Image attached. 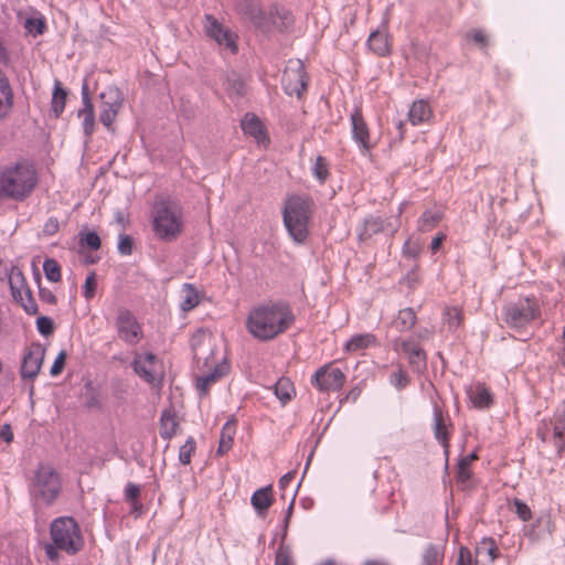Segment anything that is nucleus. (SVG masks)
<instances>
[{"instance_id":"40","label":"nucleus","mask_w":565,"mask_h":565,"mask_svg":"<svg viewBox=\"0 0 565 565\" xmlns=\"http://www.w3.org/2000/svg\"><path fill=\"white\" fill-rule=\"evenodd\" d=\"M444 319L449 329L456 330L463 322L462 310L458 307L446 308Z\"/></svg>"},{"instance_id":"35","label":"nucleus","mask_w":565,"mask_h":565,"mask_svg":"<svg viewBox=\"0 0 565 565\" xmlns=\"http://www.w3.org/2000/svg\"><path fill=\"white\" fill-rule=\"evenodd\" d=\"M66 98L67 92L62 87V84L58 81H56L51 102V108L55 118H58L61 114L64 111Z\"/></svg>"},{"instance_id":"37","label":"nucleus","mask_w":565,"mask_h":565,"mask_svg":"<svg viewBox=\"0 0 565 565\" xmlns=\"http://www.w3.org/2000/svg\"><path fill=\"white\" fill-rule=\"evenodd\" d=\"M181 295L180 307L183 311H190L199 305V295L193 285L184 284Z\"/></svg>"},{"instance_id":"50","label":"nucleus","mask_w":565,"mask_h":565,"mask_svg":"<svg viewBox=\"0 0 565 565\" xmlns=\"http://www.w3.org/2000/svg\"><path fill=\"white\" fill-rule=\"evenodd\" d=\"M81 243L93 250H97L100 247V238L95 232H87L82 235Z\"/></svg>"},{"instance_id":"51","label":"nucleus","mask_w":565,"mask_h":565,"mask_svg":"<svg viewBox=\"0 0 565 565\" xmlns=\"http://www.w3.org/2000/svg\"><path fill=\"white\" fill-rule=\"evenodd\" d=\"M66 358H67V353H66L65 350H62L57 354V356H56V359H55V361H54V363H53V365L51 366V370H50V374L52 376H57V375H60L63 372L64 366H65V362H66Z\"/></svg>"},{"instance_id":"7","label":"nucleus","mask_w":565,"mask_h":565,"mask_svg":"<svg viewBox=\"0 0 565 565\" xmlns=\"http://www.w3.org/2000/svg\"><path fill=\"white\" fill-rule=\"evenodd\" d=\"M61 491L60 473L49 465L39 466L31 480V497L36 502L50 505L56 501Z\"/></svg>"},{"instance_id":"52","label":"nucleus","mask_w":565,"mask_h":565,"mask_svg":"<svg viewBox=\"0 0 565 565\" xmlns=\"http://www.w3.org/2000/svg\"><path fill=\"white\" fill-rule=\"evenodd\" d=\"M422 250L419 243L413 242L411 238L406 239L403 245V254L407 257L416 258Z\"/></svg>"},{"instance_id":"29","label":"nucleus","mask_w":565,"mask_h":565,"mask_svg":"<svg viewBox=\"0 0 565 565\" xmlns=\"http://www.w3.org/2000/svg\"><path fill=\"white\" fill-rule=\"evenodd\" d=\"M377 343L376 337L373 333H359L350 338L344 344V351L348 353H354L371 347H375Z\"/></svg>"},{"instance_id":"61","label":"nucleus","mask_w":565,"mask_h":565,"mask_svg":"<svg viewBox=\"0 0 565 565\" xmlns=\"http://www.w3.org/2000/svg\"><path fill=\"white\" fill-rule=\"evenodd\" d=\"M295 479V472H287L279 480V487L285 489Z\"/></svg>"},{"instance_id":"23","label":"nucleus","mask_w":565,"mask_h":565,"mask_svg":"<svg viewBox=\"0 0 565 565\" xmlns=\"http://www.w3.org/2000/svg\"><path fill=\"white\" fill-rule=\"evenodd\" d=\"M500 556L497 543L491 537H484L476 547V558L473 565H487L493 563Z\"/></svg>"},{"instance_id":"24","label":"nucleus","mask_w":565,"mask_h":565,"mask_svg":"<svg viewBox=\"0 0 565 565\" xmlns=\"http://www.w3.org/2000/svg\"><path fill=\"white\" fill-rule=\"evenodd\" d=\"M469 399L477 408H489L493 404L491 391L482 383H477L468 391Z\"/></svg>"},{"instance_id":"32","label":"nucleus","mask_w":565,"mask_h":565,"mask_svg":"<svg viewBox=\"0 0 565 565\" xmlns=\"http://www.w3.org/2000/svg\"><path fill=\"white\" fill-rule=\"evenodd\" d=\"M274 393L282 405L290 402L296 395L294 383L288 377H280L275 386Z\"/></svg>"},{"instance_id":"39","label":"nucleus","mask_w":565,"mask_h":565,"mask_svg":"<svg viewBox=\"0 0 565 565\" xmlns=\"http://www.w3.org/2000/svg\"><path fill=\"white\" fill-rule=\"evenodd\" d=\"M313 177L323 184L330 177L329 162L327 158L318 156L312 167Z\"/></svg>"},{"instance_id":"54","label":"nucleus","mask_w":565,"mask_h":565,"mask_svg":"<svg viewBox=\"0 0 565 565\" xmlns=\"http://www.w3.org/2000/svg\"><path fill=\"white\" fill-rule=\"evenodd\" d=\"M118 252L121 255H130L132 253V239L129 235H120L118 242Z\"/></svg>"},{"instance_id":"28","label":"nucleus","mask_w":565,"mask_h":565,"mask_svg":"<svg viewBox=\"0 0 565 565\" xmlns=\"http://www.w3.org/2000/svg\"><path fill=\"white\" fill-rule=\"evenodd\" d=\"M433 116L429 104L423 99L415 100L408 111V119L413 126L426 122Z\"/></svg>"},{"instance_id":"16","label":"nucleus","mask_w":565,"mask_h":565,"mask_svg":"<svg viewBox=\"0 0 565 565\" xmlns=\"http://www.w3.org/2000/svg\"><path fill=\"white\" fill-rule=\"evenodd\" d=\"M134 369L149 384L156 385L162 381L163 364L152 353L137 354L134 361Z\"/></svg>"},{"instance_id":"53","label":"nucleus","mask_w":565,"mask_h":565,"mask_svg":"<svg viewBox=\"0 0 565 565\" xmlns=\"http://www.w3.org/2000/svg\"><path fill=\"white\" fill-rule=\"evenodd\" d=\"M473 563L475 559H472L470 550L466 546H461L458 551L456 565H473Z\"/></svg>"},{"instance_id":"5","label":"nucleus","mask_w":565,"mask_h":565,"mask_svg":"<svg viewBox=\"0 0 565 565\" xmlns=\"http://www.w3.org/2000/svg\"><path fill=\"white\" fill-rule=\"evenodd\" d=\"M36 183V171L26 161L9 164L2 171V195L15 201L26 199L33 192Z\"/></svg>"},{"instance_id":"38","label":"nucleus","mask_w":565,"mask_h":565,"mask_svg":"<svg viewBox=\"0 0 565 565\" xmlns=\"http://www.w3.org/2000/svg\"><path fill=\"white\" fill-rule=\"evenodd\" d=\"M23 25L26 33L34 38L43 34L46 29L45 19L41 14L26 18Z\"/></svg>"},{"instance_id":"14","label":"nucleus","mask_w":565,"mask_h":565,"mask_svg":"<svg viewBox=\"0 0 565 565\" xmlns=\"http://www.w3.org/2000/svg\"><path fill=\"white\" fill-rule=\"evenodd\" d=\"M205 366L209 367L206 371H201L194 375L195 388L200 397H206L210 394L211 387L225 377L231 370V365L225 359L213 365L206 362Z\"/></svg>"},{"instance_id":"8","label":"nucleus","mask_w":565,"mask_h":565,"mask_svg":"<svg viewBox=\"0 0 565 565\" xmlns=\"http://www.w3.org/2000/svg\"><path fill=\"white\" fill-rule=\"evenodd\" d=\"M536 436L543 443H552L561 458L565 452V401L558 404L550 418H544L537 426Z\"/></svg>"},{"instance_id":"26","label":"nucleus","mask_w":565,"mask_h":565,"mask_svg":"<svg viewBox=\"0 0 565 565\" xmlns=\"http://www.w3.org/2000/svg\"><path fill=\"white\" fill-rule=\"evenodd\" d=\"M369 49L379 56H386L391 53L392 42L387 33L374 31L367 39Z\"/></svg>"},{"instance_id":"55","label":"nucleus","mask_w":565,"mask_h":565,"mask_svg":"<svg viewBox=\"0 0 565 565\" xmlns=\"http://www.w3.org/2000/svg\"><path fill=\"white\" fill-rule=\"evenodd\" d=\"M468 36L482 47H486L489 43L487 34L482 30H472Z\"/></svg>"},{"instance_id":"45","label":"nucleus","mask_w":565,"mask_h":565,"mask_svg":"<svg viewBox=\"0 0 565 565\" xmlns=\"http://www.w3.org/2000/svg\"><path fill=\"white\" fill-rule=\"evenodd\" d=\"M36 327L38 331L44 337L51 335L55 330L53 320L45 316L39 317L36 319Z\"/></svg>"},{"instance_id":"33","label":"nucleus","mask_w":565,"mask_h":565,"mask_svg":"<svg viewBox=\"0 0 565 565\" xmlns=\"http://www.w3.org/2000/svg\"><path fill=\"white\" fill-rule=\"evenodd\" d=\"M416 323V313L412 308H404L398 311L393 321V327L399 332L409 331Z\"/></svg>"},{"instance_id":"19","label":"nucleus","mask_w":565,"mask_h":565,"mask_svg":"<svg viewBox=\"0 0 565 565\" xmlns=\"http://www.w3.org/2000/svg\"><path fill=\"white\" fill-rule=\"evenodd\" d=\"M45 356V349L40 343H32L26 348L21 364V376L34 380L41 371Z\"/></svg>"},{"instance_id":"60","label":"nucleus","mask_w":565,"mask_h":565,"mask_svg":"<svg viewBox=\"0 0 565 565\" xmlns=\"http://www.w3.org/2000/svg\"><path fill=\"white\" fill-rule=\"evenodd\" d=\"M205 339L210 340V335L206 334L204 331H199L196 334H194L193 338H192V347H193V349L196 350V345L201 341H204Z\"/></svg>"},{"instance_id":"17","label":"nucleus","mask_w":565,"mask_h":565,"mask_svg":"<svg viewBox=\"0 0 565 565\" xmlns=\"http://www.w3.org/2000/svg\"><path fill=\"white\" fill-rule=\"evenodd\" d=\"M350 119L352 139L358 145L360 153L365 157L370 156L375 148V142L371 139V130L362 115L361 108H355Z\"/></svg>"},{"instance_id":"41","label":"nucleus","mask_w":565,"mask_h":565,"mask_svg":"<svg viewBox=\"0 0 565 565\" xmlns=\"http://www.w3.org/2000/svg\"><path fill=\"white\" fill-rule=\"evenodd\" d=\"M43 270L47 280L52 282H57L61 280V266L55 259H45L43 264Z\"/></svg>"},{"instance_id":"4","label":"nucleus","mask_w":565,"mask_h":565,"mask_svg":"<svg viewBox=\"0 0 565 565\" xmlns=\"http://www.w3.org/2000/svg\"><path fill=\"white\" fill-rule=\"evenodd\" d=\"M313 209V200L308 195L294 194L286 199L282 211L284 224L295 242L306 241Z\"/></svg>"},{"instance_id":"34","label":"nucleus","mask_w":565,"mask_h":565,"mask_svg":"<svg viewBox=\"0 0 565 565\" xmlns=\"http://www.w3.org/2000/svg\"><path fill=\"white\" fill-rule=\"evenodd\" d=\"M235 435V424L232 422L225 423L222 427L217 455L223 456L231 450Z\"/></svg>"},{"instance_id":"46","label":"nucleus","mask_w":565,"mask_h":565,"mask_svg":"<svg viewBox=\"0 0 565 565\" xmlns=\"http://www.w3.org/2000/svg\"><path fill=\"white\" fill-rule=\"evenodd\" d=\"M96 288H97L96 275H95V273H90L85 279V282L83 286V296L87 300L93 299L95 296V292H96Z\"/></svg>"},{"instance_id":"21","label":"nucleus","mask_w":565,"mask_h":565,"mask_svg":"<svg viewBox=\"0 0 565 565\" xmlns=\"http://www.w3.org/2000/svg\"><path fill=\"white\" fill-rule=\"evenodd\" d=\"M241 128L246 136L255 139V141L264 147L270 142L269 135L262 119L253 113L244 115L241 121Z\"/></svg>"},{"instance_id":"13","label":"nucleus","mask_w":565,"mask_h":565,"mask_svg":"<svg viewBox=\"0 0 565 565\" xmlns=\"http://www.w3.org/2000/svg\"><path fill=\"white\" fill-rule=\"evenodd\" d=\"M115 327L118 338L127 344L136 345L143 337L141 324L135 315L126 308L118 310Z\"/></svg>"},{"instance_id":"22","label":"nucleus","mask_w":565,"mask_h":565,"mask_svg":"<svg viewBox=\"0 0 565 565\" xmlns=\"http://www.w3.org/2000/svg\"><path fill=\"white\" fill-rule=\"evenodd\" d=\"M83 107L78 110V117L82 119L83 131L90 138L95 131V109L86 84L82 87Z\"/></svg>"},{"instance_id":"63","label":"nucleus","mask_w":565,"mask_h":565,"mask_svg":"<svg viewBox=\"0 0 565 565\" xmlns=\"http://www.w3.org/2000/svg\"><path fill=\"white\" fill-rule=\"evenodd\" d=\"M363 565H388V564L382 559H369Z\"/></svg>"},{"instance_id":"49","label":"nucleus","mask_w":565,"mask_h":565,"mask_svg":"<svg viewBox=\"0 0 565 565\" xmlns=\"http://www.w3.org/2000/svg\"><path fill=\"white\" fill-rule=\"evenodd\" d=\"M275 565H295L288 547L279 546L276 553Z\"/></svg>"},{"instance_id":"31","label":"nucleus","mask_w":565,"mask_h":565,"mask_svg":"<svg viewBox=\"0 0 565 565\" xmlns=\"http://www.w3.org/2000/svg\"><path fill=\"white\" fill-rule=\"evenodd\" d=\"M478 455L477 452H471L467 456H463L459 459L458 461V467H457V481L460 482V483H467L471 477H472V469H471V465L478 460Z\"/></svg>"},{"instance_id":"20","label":"nucleus","mask_w":565,"mask_h":565,"mask_svg":"<svg viewBox=\"0 0 565 565\" xmlns=\"http://www.w3.org/2000/svg\"><path fill=\"white\" fill-rule=\"evenodd\" d=\"M394 350L397 352H403L407 356L409 365L414 371L419 372L426 367V353L414 340H396Z\"/></svg>"},{"instance_id":"2","label":"nucleus","mask_w":565,"mask_h":565,"mask_svg":"<svg viewBox=\"0 0 565 565\" xmlns=\"http://www.w3.org/2000/svg\"><path fill=\"white\" fill-rule=\"evenodd\" d=\"M50 542L44 543L46 558L58 564L61 554L74 556L85 547V539L77 521L72 516H60L50 524Z\"/></svg>"},{"instance_id":"12","label":"nucleus","mask_w":565,"mask_h":565,"mask_svg":"<svg viewBox=\"0 0 565 565\" xmlns=\"http://www.w3.org/2000/svg\"><path fill=\"white\" fill-rule=\"evenodd\" d=\"M347 380L344 372L333 362L319 367L311 377V385L319 392H337L342 388Z\"/></svg>"},{"instance_id":"11","label":"nucleus","mask_w":565,"mask_h":565,"mask_svg":"<svg viewBox=\"0 0 565 565\" xmlns=\"http://www.w3.org/2000/svg\"><path fill=\"white\" fill-rule=\"evenodd\" d=\"M9 285L14 301L19 303L26 313L35 315L38 312V305L32 296L24 275L19 267H12L9 274Z\"/></svg>"},{"instance_id":"62","label":"nucleus","mask_w":565,"mask_h":565,"mask_svg":"<svg viewBox=\"0 0 565 565\" xmlns=\"http://www.w3.org/2000/svg\"><path fill=\"white\" fill-rule=\"evenodd\" d=\"M13 439V433L11 430V427L9 425L2 426V440L6 443H10Z\"/></svg>"},{"instance_id":"57","label":"nucleus","mask_w":565,"mask_h":565,"mask_svg":"<svg viewBox=\"0 0 565 565\" xmlns=\"http://www.w3.org/2000/svg\"><path fill=\"white\" fill-rule=\"evenodd\" d=\"M39 295H40V299L43 302L49 303V305L56 303V297L52 290L46 289V288H40Z\"/></svg>"},{"instance_id":"42","label":"nucleus","mask_w":565,"mask_h":565,"mask_svg":"<svg viewBox=\"0 0 565 565\" xmlns=\"http://www.w3.org/2000/svg\"><path fill=\"white\" fill-rule=\"evenodd\" d=\"M196 449V443L193 437H189L184 445L180 447L179 450V461L182 465H190L192 456L194 455Z\"/></svg>"},{"instance_id":"3","label":"nucleus","mask_w":565,"mask_h":565,"mask_svg":"<svg viewBox=\"0 0 565 565\" xmlns=\"http://www.w3.org/2000/svg\"><path fill=\"white\" fill-rule=\"evenodd\" d=\"M153 235L161 242H174L185 230L183 207L175 201L160 199L153 203L150 212Z\"/></svg>"},{"instance_id":"56","label":"nucleus","mask_w":565,"mask_h":565,"mask_svg":"<svg viewBox=\"0 0 565 565\" xmlns=\"http://www.w3.org/2000/svg\"><path fill=\"white\" fill-rule=\"evenodd\" d=\"M2 96L6 99V105L8 108H11L13 105V93L7 81L2 78Z\"/></svg>"},{"instance_id":"25","label":"nucleus","mask_w":565,"mask_h":565,"mask_svg":"<svg viewBox=\"0 0 565 565\" xmlns=\"http://www.w3.org/2000/svg\"><path fill=\"white\" fill-rule=\"evenodd\" d=\"M445 543H428L422 552V565H444Z\"/></svg>"},{"instance_id":"47","label":"nucleus","mask_w":565,"mask_h":565,"mask_svg":"<svg viewBox=\"0 0 565 565\" xmlns=\"http://www.w3.org/2000/svg\"><path fill=\"white\" fill-rule=\"evenodd\" d=\"M513 505H514V512L518 514V516L522 521L526 522L532 519V511L526 503H524L523 501H521L519 499H514Z\"/></svg>"},{"instance_id":"48","label":"nucleus","mask_w":565,"mask_h":565,"mask_svg":"<svg viewBox=\"0 0 565 565\" xmlns=\"http://www.w3.org/2000/svg\"><path fill=\"white\" fill-rule=\"evenodd\" d=\"M140 495V487L136 483L129 482L125 488V498L131 502L132 507L139 505L138 498Z\"/></svg>"},{"instance_id":"18","label":"nucleus","mask_w":565,"mask_h":565,"mask_svg":"<svg viewBox=\"0 0 565 565\" xmlns=\"http://www.w3.org/2000/svg\"><path fill=\"white\" fill-rule=\"evenodd\" d=\"M433 431L436 440L444 448L446 458L449 456L450 438L454 433V425L448 413H445L438 405L434 406Z\"/></svg>"},{"instance_id":"59","label":"nucleus","mask_w":565,"mask_h":565,"mask_svg":"<svg viewBox=\"0 0 565 565\" xmlns=\"http://www.w3.org/2000/svg\"><path fill=\"white\" fill-rule=\"evenodd\" d=\"M445 239H446V235H445L444 233H438V234H437V235L431 239V243H430V250H431L433 253H436V252L440 248V246H441V244H443V242H444Z\"/></svg>"},{"instance_id":"44","label":"nucleus","mask_w":565,"mask_h":565,"mask_svg":"<svg viewBox=\"0 0 565 565\" xmlns=\"http://www.w3.org/2000/svg\"><path fill=\"white\" fill-rule=\"evenodd\" d=\"M239 11L246 14L253 21L263 17V12L258 6L248 1L239 3Z\"/></svg>"},{"instance_id":"58","label":"nucleus","mask_w":565,"mask_h":565,"mask_svg":"<svg viewBox=\"0 0 565 565\" xmlns=\"http://www.w3.org/2000/svg\"><path fill=\"white\" fill-rule=\"evenodd\" d=\"M57 230H58V221L54 217L49 218L44 225V232L46 234L52 235V234L56 233Z\"/></svg>"},{"instance_id":"64","label":"nucleus","mask_w":565,"mask_h":565,"mask_svg":"<svg viewBox=\"0 0 565 565\" xmlns=\"http://www.w3.org/2000/svg\"><path fill=\"white\" fill-rule=\"evenodd\" d=\"M562 363L565 366V347H564L563 352H562Z\"/></svg>"},{"instance_id":"9","label":"nucleus","mask_w":565,"mask_h":565,"mask_svg":"<svg viewBox=\"0 0 565 565\" xmlns=\"http://www.w3.org/2000/svg\"><path fill=\"white\" fill-rule=\"evenodd\" d=\"M202 23L205 35L216 42L222 50L228 51L231 54L238 52V36L228 26L212 14H205Z\"/></svg>"},{"instance_id":"43","label":"nucleus","mask_w":565,"mask_h":565,"mask_svg":"<svg viewBox=\"0 0 565 565\" xmlns=\"http://www.w3.org/2000/svg\"><path fill=\"white\" fill-rule=\"evenodd\" d=\"M390 382L397 390H403L408 385L409 377L407 375V372L399 366L396 371H394L391 374Z\"/></svg>"},{"instance_id":"1","label":"nucleus","mask_w":565,"mask_h":565,"mask_svg":"<svg viewBox=\"0 0 565 565\" xmlns=\"http://www.w3.org/2000/svg\"><path fill=\"white\" fill-rule=\"evenodd\" d=\"M295 322L290 307L282 302H264L253 307L246 319L247 331L262 341L285 333Z\"/></svg>"},{"instance_id":"6","label":"nucleus","mask_w":565,"mask_h":565,"mask_svg":"<svg viewBox=\"0 0 565 565\" xmlns=\"http://www.w3.org/2000/svg\"><path fill=\"white\" fill-rule=\"evenodd\" d=\"M541 316V306L534 297L519 298L516 301L507 303L502 309L504 323L516 334H526Z\"/></svg>"},{"instance_id":"27","label":"nucleus","mask_w":565,"mask_h":565,"mask_svg":"<svg viewBox=\"0 0 565 565\" xmlns=\"http://www.w3.org/2000/svg\"><path fill=\"white\" fill-rule=\"evenodd\" d=\"M179 422L175 413L172 409H164L160 416V436L170 440L177 434Z\"/></svg>"},{"instance_id":"30","label":"nucleus","mask_w":565,"mask_h":565,"mask_svg":"<svg viewBox=\"0 0 565 565\" xmlns=\"http://www.w3.org/2000/svg\"><path fill=\"white\" fill-rule=\"evenodd\" d=\"M253 508L258 514H264L274 502L271 487H265L256 490L250 499Z\"/></svg>"},{"instance_id":"36","label":"nucleus","mask_w":565,"mask_h":565,"mask_svg":"<svg viewBox=\"0 0 565 565\" xmlns=\"http://www.w3.org/2000/svg\"><path fill=\"white\" fill-rule=\"evenodd\" d=\"M441 213L438 211H425L417 222V228L422 233L433 231L441 221Z\"/></svg>"},{"instance_id":"10","label":"nucleus","mask_w":565,"mask_h":565,"mask_svg":"<svg viewBox=\"0 0 565 565\" xmlns=\"http://www.w3.org/2000/svg\"><path fill=\"white\" fill-rule=\"evenodd\" d=\"M99 121L108 131L115 132L114 122L124 105L122 92L117 86L110 85L99 94Z\"/></svg>"},{"instance_id":"15","label":"nucleus","mask_w":565,"mask_h":565,"mask_svg":"<svg viewBox=\"0 0 565 565\" xmlns=\"http://www.w3.org/2000/svg\"><path fill=\"white\" fill-rule=\"evenodd\" d=\"M308 77L301 61H289L284 74L282 86L285 92L292 96L300 97L307 89Z\"/></svg>"}]
</instances>
